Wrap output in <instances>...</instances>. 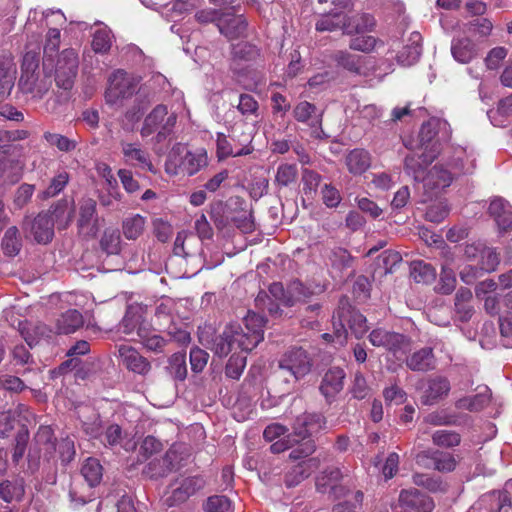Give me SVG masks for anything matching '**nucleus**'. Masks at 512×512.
<instances>
[{
  "mask_svg": "<svg viewBox=\"0 0 512 512\" xmlns=\"http://www.w3.org/2000/svg\"><path fill=\"white\" fill-rule=\"evenodd\" d=\"M40 53L28 50L23 56L21 75L18 81L19 90L30 95L34 100H41L52 86V75L45 68L39 67Z\"/></svg>",
  "mask_w": 512,
  "mask_h": 512,
  "instance_id": "f257e3e1",
  "label": "nucleus"
},
{
  "mask_svg": "<svg viewBox=\"0 0 512 512\" xmlns=\"http://www.w3.org/2000/svg\"><path fill=\"white\" fill-rule=\"evenodd\" d=\"M333 326L335 337L340 344L347 340V328L357 339H361L369 329L366 317L353 308L346 297L339 301L338 309L333 316Z\"/></svg>",
  "mask_w": 512,
  "mask_h": 512,
  "instance_id": "f03ea898",
  "label": "nucleus"
},
{
  "mask_svg": "<svg viewBox=\"0 0 512 512\" xmlns=\"http://www.w3.org/2000/svg\"><path fill=\"white\" fill-rule=\"evenodd\" d=\"M178 116L175 112L169 111L166 105L159 104L145 117L140 134L148 137L155 134V143H162L169 139L174 133Z\"/></svg>",
  "mask_w": 512,
  "mask_h": 512,
  "instance_id": "7ed1b4c3",
  "label": "nucleus"
},
{
  "mask_svg": "<svg viewBox=\"0 0 512 512\" xmlns=\"http://www.w3.org/2000/svg\"><path fill=\"white\" fill-rule=\"evenodd\" d=\"M181 446L172 445L161 458H154L143 469V474L151 479L166 477L180 469L184 461Z\"/></svg>",
  "mask_w": 512,
  "mask_h": 512,
  "instance_id": "20e7f679",
  "label": "nucleus"
},
{
  "mask_svg": "<svg viewBox=\"0 0 512 512\" xmlns=\"http://www.w3.org/2000/svg\"><path fill=\"white\" fill-rule=\"evenodd\" d=\"M78 54L73 48L64 49L55 64V82L63 90H71L78 73Z\"/></svg>",
  "mask_w": 512,
  "mask_h": 512,
  "instance_id": "39448f33",
  "label": "nucleus"
},
{
  "mask_svg": "<svg viewBox=\"0 0 512 512\" xmlns=\"http://www.w3.org/2000/svg\"><path fill=\"white\" fill-rule=\"evenodd\" d=\"M312 366V358L302 347H293L287 350L278 363L280 370L289 373L295 380H300L308 375Z\"/></svg>",
  "mask_w": 512,
  "mask_h": 512,
  "instance_id": "423d86ee",
  "label": "nucleus"
},
{
  "mask_svg": "<svg viewBox=\"0 0 512 512\" xmlns=\"http://www.w3.org/2000/svg\"><path fill=\"white\" fill-rule=\"evenodd\" d=\"M448 123L438 118H431L422 124L419 142L423 150L438 155L441 141L448 140Z\"/></svg>",
  "mask_w": 512,
  "mask_h": 512,
  "instance_id": "0eeeda50",
  "label": "nucleus"
},
{
  "mask_svg": "<svg viewBox=\"0 0 512 512\" xmlns=\"http://www.w3.org/2000/svg\"><path fill=\"white\" fill-rule=\"evenodd\" d=\"M368 339L374 347L384 348L395 356L398 353H406L410 350L411 346V339L409 337L384 328L373 329Z\"/></svg>",
  "mask_w": 512,
  "mask_h": 512,
  "instance_id": "6e6552de",
  "label": "nucleus"
},
{
  "mask_svg": "<svg viewBox=\"0 0 512 512\" xmlns=\"http://www.w3.org/2000/svg\"><path fill=\"white\" fill-rule=\"evenodd\" d=\"M137 84L129 74L123 70H117L109 77V86L105 93L106 101L110 104L118 100L131 97L136 92Z\"/></svg>",
  "mask_w": 512,
  "mask_h": 512,
  "instance_id": "1a4fd4ad",
  "label": "nucleus"
},
{
  "mask_svg": "<svg viewBox=\"0 0 512 512\" xmlns=\"http://www.w3.org/2000/svg\"><path fill=\"white\" fill-rule=\"evenodd\" d=\"M96 205L92 198H83L79 203L77 227L79 233L87 238H94L99 230Z\"/></svg>",
  "mask_w": 512,
  "mask_h": 512,
  "instance_id": "9d476101",
  "label": "nucleus"
},
{
  "mask_svg": "<svg viewBox=\"0 0 512 512\" xmlns=\"http://www.w3.org/2000/svg\"><path fill=\"white\" fill-rule=\"evenodd\" d=\"M206 486V480L203 476H189L180 482V485L174 488L166 499L168 506H176L186 502L191 496H194Z\"/></svg>",
  "mask_w": 512,
  "mask_h": 512,
  "instance_id": "9b49d317",
  "label": "nucleus"
},
{
  "mask_svg": "<svg viewBox=\"0 0 512 512\" xmlns=\"http://www.w3.org/2000/svg\"><path fill=\"white\" fill-rule=\"evenodd\" d=\"M120 146L126 164L147 170L153 174L157 173L149 152L139 142L121 141Z\"/></svg>",
  "mask_w": 512,
  "mask_h": 512,
  "instance_id": "f8f14e48",
  "label": "nucleus"
},
{
  "mask_svg": "<svg viewBox=\"0 0 512 512\" xmlns=\"http://www.w3.org/2000/svg\"><path fill=\"white\" fill-rule=\"evenodd\" d=\"M326 426V420L320 413H304L295 419L293 432L302 440L310 439L313 433H317Z\"/></svg>",
  "mask_w": 512,
  "mask_h": 512,
  "instance_id": "ddd939ff",
  "label": "nucleus"
},
{
  "mask_svg": "<svg viewBox=\"0 0 512 512\" xmlns=\"http://www.w3.org/2000/svg\"><path fill=\"white\" fill-rule=\"evenodd\" d=\"M23 225L25 229L29 227L34 240L39 244H47L53 239L54 227L50 213L41 212L32 221L25 220Z\"/></svg>",
  "mask_w": 512,
  "mask_h": 512,
  "instance_id": "4468645a",
  "label": "nucleus"
},
{
  "mask_svg": "<svg viewBox=\"0 0 512 512\" xmlns=\"http://www.w3.org/2000/svg\"><path fill=\"white\" fill-rule=\"evenodd\" d=\"M18 331L30 348L36 346L40 340L49 339L53 329L40 321H21L18 324Z\"/></svg>",
  "mask_w": 512,
  "mask_h": 512,
  "instance_id": "2eb2a0df",
  "label": "nucleus"
},
{
  "mask_svg": "<svg viewBox=\"0 0 512 512\" xmlns=\"http://www.w3.org/2000/svg\"><path fill=\"white\" fill-rule=\"evenodd\" d=\"M118 352L122 363L127 370L143 376L150 372L151 363L135 348L128 345H121Z\"/></svg>",
  "mask_w": 512,
  "mask_h": 512,
  "instance_id": "dca6fc26",
  "label": "nucleus"
},
{
  "mask_svg": "<svg viewBox=\"0 0 512 512\" xmlns=\"http://www.w3.org/2000/svg\"><path fill=\"white\" fill-rule=\"evenodd\" d=\"M400 508H410L417 512H431L434 507L433 499L415 488L402 490L399 495Z\"/></svg>",
  "mask_w": 512,
  "mask_h": 512,
  "instance_id": "f3484780",
  "label": "nucleus"
},
{
  "mask_svg": "<svg viewBox=\"0 0 512 512\" xmlns=\"http://www.w3.org/2000/svg\"><path fill=\"white\" fill-rule=\"evenodd\" d=\"M345 372L339 367H332L323 375L319 390L327 402H331L344 387Z\"/></svg>",
  "mask_w": 512,
  "mask_h": 512,
  "instance_id": "a211bd4d",
  "label": "nucleus"
},
{
  "mask_svg": "<svg viewBox=\"0 0 512 512\" xmlns=\"http://www.w3.org/2000/svg\"><path fill=\"white\" fill-rule=\"evenodd\" d=\"M488 213L500 231L512 230V206L508 201L501 197H495L490 202Z\"/></svg>",
  "mask_w": 512,
  "mask_h": 512,
  "instance_id": "6ab92c4d",
  "label": "nucleus"
},
{
  "mask_svg": "<svg viewBox=\"0 0 512 512\" xmlns=\"http://www.w3.org/2000/svg\"><path fill=\"white\" fill-rule=\"evenodd\" d=\"M437 155L430 153L426 150L421 155L409 154L404 160L405 172L412 176L415 181H422L425 174V170L429 164L433 162Z\"/></svg>",
  "mask_w": 512,
  "mask_h": 512,
  "instance_id": "aec40b11",
  "label": "nucleus"
},
{
  "mask_svg": "<svg viewBox=\"0 0 512 512\" xmlns=\"http://www.w3.org/2000/svg\"><path fill=\"white\" fill-rule=\"evenodd\" d=\"M406 366L416 372H428L436 368V358L432 347H423L405 360Z\"/></svg>",
  "mask_w": 512,
  "mask_h": 512,
  "instance_id": "412c9836",
  "label": "nucleus"
},
{
  "mask_svg": "<svg viewBox=\"0 0 512 512\" xmlns=\"http://www.w3.org/2000/svg\"><path fill=\"white\" fill-rule=\"evenodd\" d=\"M17 67L12 58L0 57V102L6 100L15 85Z\"/></svg>",
  "mask_w": 512,
  "mask_h": 512,
  "instance_id": "4be33fe9",
  "label": "nucleus"
},
{
  "mask_svg": "<svg viewBox=\"0 0 512 512\" xmlns=\"http://www.w3.org/2000/svg\"><path fill=\"white\" fill-rule=\"evenodd\" d=\"M320 465V460L317 457H312L307 460L298 462L292 466L285 475V484L288 487H294L308 478L310 474L316 470Z\"/></svg>",
  "mask_w": 512,
  "mask_h": 512,
  "instance_id": "5701e85b",
  "label": "nucleus"
},
{
  "mask_svg": "<svg viewBox=\"0 0 512 512\" xmlns=\"http://www.w3.org/2000/svg\"><path fill=\"white\" fill-rule=\"evenodd\" d=\"M83 325L84 319L81 312L77 309H68L56 318L53 333L64 335L72 334Z\"/></svg>",
  "mask_w": 512,
  "mask_h": 512,
  "instance_id": "b1692460",
  "label": "nucleus"
},
{
  "mask_svg": "<svg viewBox=\"0 0 512 512\" xmlns=\"http://www.w3.org/2000/svg\"><path fill=\"white\" fill-rule=\"evenodd\" d=\"M371 154L363 148H355L345 156V165L354 176L364 174L371 166Z\"/></svg>",
  "mask_w": 512,
  "mask_h": 512,
  "instance_id": "393cba45",
  "label": "nucleus"
},
{
  "mask_svg": "<svg viewBox=\"0 0 512 512\" xmlns=\"http://www.w3.org/2000/svg\"><path fill=\"white\" fill-rule=\"evenodd\" d=\"M450 382L447 378L437 376L428 380L427 388L421 397L424 405H432L446 397L450 391Z\"/></svg>",
  "mask_w": 512,
  "mask_h": 512,
  "instance_id": "a878e982",
  "label": "nucleus"
},
{
  "mask_svg": "<svg viewBox=\"0 0 512 512\" xmlns=\"http://www.w3.org/2000/svg\"><path fill=\"white\" fill-rule=\"evenodd\" d=\"M422 36L419 32H412L405 45L397 55L398 62L403 66L415 64L422 54Z\"/></svg>",
  "mask_w": 512,
  "mask_h": 512,
  "instance_id": "bb28decb",
  "label": "nucleus"
},
{
  "mask_svg": "<svg viewBox=\"0 0 512 512\" xmlns=\"http://www.w3.org/2000/svg\"><path fill=\"white\" fill-rule=\"evenodd\" d=\"M453 180L452 172L443 166L435 165L424 176L422 182L427 190H439L448 187Z\"/></svg>",
  "mask_w": 512,
  "mask_h": 512,
  "instance_id": "cd10ccee",
  "label": "nucleus"
},
{
  "mask_svg": "<svg viewBox=\"0 0 512 512\" xmlns=\"http://www.w3.org/2000/svg\"><path fill=\"white\" fill-rule=\"evenodd\" d=\"M217 27L221 34L229 39H235L245 33L247 29V22L241 15H223L222 19L218 21Z\"/></svg>",
  "mask_w": 512,
  "mask_h": 512,
  "instance_id": "c85d7f7f",
  "label": "nucleus"
},
{
  "mask_svg": "<svg viewBox=\"0 0 512 512\" xmlns=\"http://www.w3.org/2000/svg\"><path fill=\"white\" fill-rule=\"evenodd\" d=\"M43 213H50L53 226L56 223L58 225V229H66L72 222L74 208L67 200H59L52 205L49 210L43 211Z\"/></svg>",
  "mask_w": 512,
  "mask_h": 512,
  "instance_id": "c756f323",
  "label": "nucleus"
},
{
  "mask_svg": "<svg viewBox=\"0 0 512 512\" xmlns=\"http://www.w3.org/2000/svg\"><path fill=\"white\" fill-rule=\"evenodd\" d=\"M343 29L346 33H352L350 25H347V16L343 12H330L323 15L316 22V30L320 32Z\"/></svg>",
  "mask_w": 512,
  "mask_h": 512,
  "instance_id": "7c9ffc66",
  "label": "nucleus"
},
{
  "mask_svg": "<svg viewBox=\"0 0 512 512\" xmlns=\"http://www.w3.org/2000/svg\"><path fill=\"white\" fill-rule=\"evenodd\" d=\"M451 53L459 63H469L476 55V45L467 37L452 40Z\"/></svg>",
  "mask_w": 512,
  "mask_h": 512,
  "instance_id": "2f4dec72",
  "label": "nucleus"
},
{
  "mask_svg": "<svg viewBox=\"0 0 512 512\" xmlns=\"http://www.w3.org/2000/svg\"><path fill=\"white\" fill-rule=\"evenodd\" d=\"M57 450V443L43 444L41 446L34 445L28 452V466L32 470H37L40 467L41 459L43 462L50 463L54 458Z\"/></svg>",
  "mask_w": 512,
  "mask_h": 512,
  "instance_id": "473e14b6",
  "label": "nucleus"
},
{
  "mask_svg": "<svg viewBox=\"0 0 512 512\" xmlns=\"http://www.w3.org/2000/svg\"><path fill=\"white\" fill-rule=\"evenodd\" d=\"M314 294L313 290L305 286L298 279L292 280L286 288L284 305L291 307L298 302L306 301Z\"/></svg>",
  "mask_w": 512,
  "mask_h": 512,
  "instance_id": "72a5a7b5",
  "label": "nucleus"
},
{
  "mask_svg": "<svg viewBox=\"0 0 512 512\" xmlns=\"http://www.w3.org/2000/svg\"><path fill=\"white\" fill-rule=\"evenodd\" d=\"M332 59L336 62L339 67L344 68L350 73L360 75L362 74L363 68V57L352 54L348 51H336L332 55Z\"/></svg>",
  "mask_w": 512,
  "mask_h": 512,
  "instance_id": "f704fd0d",
  "label": "nucleus"
},
{
  "mask_svg": "<svg viewBox=\"0 0 512 512\" xmlns=\"http://www.w3.org/2000/svg\"><path fill=\"white\" fill-rule=\"evenodd\" d=\"M472 299V292L468 288H460L455 295V311L462 322H467L473 315V307L469 304Z\"/></svg>",
  "mask_w": 512,
  "mask_h": 512,
  "instance_id": "c9c22d12",
  "label": "nucleus"
},
{
  "mask_svg": "<svg viewBox=\"0 0 512 512\" xmlns=\"http://www.w3.org/2000/svg\"><path fill=\"white\" fill-rule=\"evenodd\" d=\"M411 277L417 283L430 284L436 279V269L430 263L423 260H415L411 263Z\"/></svg>",
  "mask_w": 512,
  "mask_h": 512,
  "instance_id": "e433bc0d",
  "label": "nucleus"
},
{
  "mask_svg": "<svg viewBox=\"0 0 512 512\" xmlns=\"http://www.w3.org/2000/svg\"><path fill=\"white\" fill-rule=\"evenodd\" d=\"M233 331L234 343L245 352L252 351L264 339L262 334L244 331L239 326H233Z\"/></svg>",
  "mask_w": 512,
  "mask_h": 512,
  "instance_id": "4c0bfd02",
  "label": "nucleus"
},
{
  "mask_svg": "<svg viewBox=\"0 0 512 512\" xmlns=\"http://www.w3.org/2000/svg\"><path fill=\"white\" fill-rule=\"evenodd\" d=\"M97 512H136V509L128 496H122L119 500L106 497L99 503Z\"/></svg>",
  "mask_w": 512,
  "mask_h": 512,
  "instance_id": "58836bf2",
  "label": "nucleus"
},
{
  "mask_svg": "<svg viewBox=\"0 0 512 512\" xmlns=\"http://www.w3.org/2000/svg\"><path fill=\"white\" fill-rule=\"evenodd\" d=\"M298 179V167L296 164L281 163L276 170L274 184L279 188L289 187Z\"/></svg>",
  "mask_w": 512,
  "mask_h": 512,
  "instance_id": "ea45409f",
  "label": "nucleus"
},
{
  "mask_svg": "<svg viewBox=\"0 0 512 512\" xmlns=\"http://www.w3.org/2000/svg\"><path fill=\"white\" fill-rule=\"evenodd\" d=\"M233 326H228L224 329L221 335H218L214 340L211 350L220 358L226 357L233 349L234 334Z\"/></svg>",
  "mask_w": 512,
  "mask_h": 512,
  "instance_id": "a19ab883",
  "label": "nucleus"
},
{
  "mask_svg": "<svg viewBox=\"0 0 512 512\" xmlns=\"http://www.w3.org/2000/svg\"><path fill=\"white\" fill-rule=\"evenodd\" d=\"M166 371L175 381H184L187 377L186 354L177 352L168 359Z\"/></svg>",
  "mask_w": 512,
  "mask_h": 512,
  "instance_id": "79ce46f5",
  "label": "nucleus"
},
{
  "mask_svg": "<svg viewBox=\"0 0 512 512\" xmlns=\"http://www.w3.org/2000/svg\"><path fill=\"white\" fill-rule=\"evenodd\" d=\"M114 36L107 26H100L92 35V49L96 53H107L112 46Z\"/></svg>",
  "mask_w": 512,
  "mask_h": 512,
  "instance_id": "37998d69",
  "label": "nucleus"
},
{
  "mask_svg": "<svg viewBox=\"0 0 512 512\" xmlns=\"http://www.w3.org/2000/svg\"><path fill=\"white\" fill-rule=\"evenodd\" d=\"M81 474L90 487L100 484L103 477V467L96 458H88L81 468Z\"/></svg>",
  "mask_w": 512,
  "mask_h": 512,
  "instance_id": "c03bdc74",
  "label": "nucleus"
},
{
  "mask_svg": "<svg viewBox=\"0 0 512 512\" xmlns=\"http://www.w3.org/2000/svg\"><path fill=\"white\" fill-rule=\"evenodd\" d=\"M146 219L140 214L127 217L122 222V232L126 239L136 240L145 229Z\"/></svg>",
  "mask_w": 512,
  "mask_h": 512,
  "instance_id": "a18cd8bd",
  "label": "nucleus"
},
{
  "mask_svg": "<svg viewBox=\"0 0 512 512\" xmlns=\"http://www.w3.org/2000/svg\"><path fill=\"white\" fill-rule=\"evenodd\" d=\"M22 247V241L19 230L16 226L9 227L4 233L2 239V249L5 255L14 257Z\"/></svg>",
  "mask_w": 512,
  "mask_h": 512,
  "instance_id": "49530a36",
  "label": "nucleus"
},
{
  "mask_svg": "<svg viewBox=\"0 0 512 512\" xmlns=\"http://www.w3.org/2000/svg\"><path fill=\"white\" fill-rule=\"evenodd\" d=\"M233 61L252 62L260 57L259 49L248 42H240L232 47Z\"/></svg>",
  "mask_w": 512,
  "mask_h": 512,
  "instance_id": "de8ad7c7",
  "label": "nucleus"
},
{
  "mask_svg": "<svg viewBox=\"0 0 512 512\" xmlns=\"http://www.w3.org/2000/svg\"><path fill=\"white\" fill-rule=\"evenodd\" d=\"M24 495V487L17 481L3 480L0 482V499L6 503L20 501Z\"/></svg>",
  "mask_w": 512,
  "mask_h": 512,
  "instance_id": "09e8293b",
  "label": "nucleus"
},
{
  "mask_svg": "<svg viewBox=\"0 0 512 512\" xmlns=\"http://www.w3.org/2000/svg\"><path fill=\"white\" fill-rule=\"evenodd\" d=\"M430 460L433 463L434 469L442 473L452 472L457 466L455 457L448 452L433 451L430 454Z\"/></svg>",
  "mask_w": 512,
  "mask_h": 512,
  "instance_id": "8fccbe9b",
  "label": "nucleus"
},
{
  "mask_svg": "<svg viewBox=\"0 0 512 512\" xmlns=\"http://www.w3.org/2000/svg\"><path fill=\"white\" fill-rule=\"evenodd\" d=\"M296 439L298 442L291 448L292 450L289 453V459L298 462L309 459L316 450L315 442L308 438L302 440L301 438L296 437Z\"/></svg>",
  "mask_w": 512,
  "mask_h": 512,
  "instance_id": "3c124183",
  "label": "nucleus"
},
{
  "mask_svg": "<svg viewBox=\"0 0 512 512\" xmlns=\"http://www.w3.org/2000/svg\"><path fill=\"white\" fill-rule=\"evenodd\" d=\"M217 156L219 159H225L227 157L233 156H243L251 153V149L249 147H242L238 150H234L232 148L231 143L227 139V137L223 133H217Z\"/></svg>",
  "mask_w": 512,
  "mask_h": 512,
  "instance_id": "603ef678",
  "label": "nucleus"
},
{
  "mask_svg": "<svg viewBox=\"0 0 512 512\" xmlns=\"http://www.w3.org/2000/svg\"><path fill=\"white\" fill-rule=\"evenodd\" d=\"M101 249L108 255H116L121 251V236L116 229H106L100 240Z\"/></svg>",
  "mask_w": 512,
  "mask_h": 512,
  "instance_id": "864d4df0",
  "label": "nucleus"
},
{
  "mask_svg": "<svg viewBox=\"0 0 512 512\" xmlns=\"http://www.w3.org/2000/svg\"><path fill=\"white\" fill-rule=\"evenodd\" d=\"M61 44V31L58 28H49L44 40L43 53L45 61H53Z\"/></svg>",
  "mask_w": 512,
  "mask_h": 512,
  "instance_id": "5fc2aeb1",
  "label": "nucleus"
},
{
  "mask_svg": "<svg viewBox=\"0 0 512 512\" xmlns=\"http://www.w3.org/2000/svg\"><path fill=\"white\" fill-rule=\"evenodd\" d=\"M315 113L316 107L307 101L300 102L293 110L294 118L297 121L307 123L311 120V126H316L321 121L319 116H314Z\"/></svg>",
  "mask_w": 512,
  "mask_h": 512,
  "instance_id": "6e6d98bb",
  "label": "nucleus"
},
{
  "mask_svg": "<svg viewBox=\"0 0 512 512\" xmlns=\"http://www.w3.org/2000/svg\"><path fill=\"white\" fill-rule=\"evenodd\" d=\"M69 179L70 177L68 172H59L51 179L48 187L41 192L39 195L40 198L46 200L48 198L57 196L67 186Z\"/></svg>",
  "mask_w": 512,
  "mask_h": 512,
  "instance_id": "4d7b16f0",
  "label": "nucleus"
},
{
  "mask_svg": "<svg viewBox=\"0 0 512 512\" xmlns=\"http://www.w3.org/2000/svg\"><path fill=\"white\" fill-rule=\"evenodd\" d=\"M29 437V430L26 426H22L16 433L12 451V462L15 465H17L25 455Z\"/></svg>",
  "mask_w": 512,
  "mask_h": 512,
  "instance_id": "13d9d810",
  "label": "nucleus"
},
{
  "mask_svg": "<svg viewBox=\"0 0 512 512\" xmlns=\"http://www.w3.org/2000/svg\"><path fill=\"white\" fill-rule=\"evenodd\" d=\"M432 442L442 448H453L461 443V435L452 430H437L432 434Z\"/></svg>",
  "mask_w": 512,
  "mask_h": 512,
  "instance_id": "bf43d9fd",
  "label": "nucleus"
},
{
  "mask_svg": "<svg viewBox=\"0 0 512 512\" xmlns=\"http://www.w3.org/2000/svg\"><path fill=\"white\" fill-rule=\"evenodd\" d=\"M234 72L238 77V81L243 83L244 88L247 90H253L264 82V76L259 71L243 68L239 70L234 69Z\"/></svg>",
  "mask_w": 512,
  "mask_h": 512,
  "instance_id": "052dcab7",
  "label": "nucleus"
},
{
  "mask_svg": "<svg viewBox=\"0 0 512 512\" xmlns=\"http://www.w3.org/2000/svg\"><path fill=\"white\" fill-rule=\"evenodd\" d=\"M44 140L50 145L55 146L61 152H71L76 146L77 142L62 134L45 132L43 134Z\"/></svg>",
  "mask_w": 512,
  "mask_h": 512,
  "instance_id": "680f3d73",
  "label": "nucleus"
},
{
  "mask_svg": "<svg viewBox=\"0 0 512 512\" xmlns=\"http://www.w3.org/2000/svg\"><path fill=\"white\" fill-rule=\"evenodd\" d=\"M12 360L15 366H27V368L23 371V374H25L28 371H32L33 366L35 365V360L33 359L28 348H26V346H24L23 344H18L13 348Z\"/></svg>",
  "mask_w": 512,
  "mask_h": 512,
  "instance_id": "e2e57ef3",
  "label": "nucleus"
},
{
  "mask_svg": "<svg viewBox=\"0 0 512 512\" xmlns=\"http://www.w3.org/2000/svg\"><path fill=\"white\" fill-rule=\"evenodd\" d=\"M347 25H350V29L356 33H364L372 31L375 26V19L370 14H361L347 18Z\"/></svg>",
  "mask_w": 512,
  "mask_h": 512,
  "instance_id": "0e129e2a",
  "label": "nucleus"
},
{
  "mask_svg": "<svg viewBox=\"0 0 512 512\" xmlns=\"http://www.w3.org/2000/svg\"><path fill=\"white\" fill-rule=\"evenodd\" d=\"M322 176L314 170L304 169L302 171L303 192L307 197L312 198L320 185Z\"/></svg>",
  "mask_w": 512,
  "mask_h": 512,
  "instance_id": "69168bd1",
  "label": "nucleus"
},
{
  "mask_svg": "<svg viewBox=\"0 0 512 512\" xmlns=\"http://www.w3.org/2000/svg\"><path fill=\"white\" fill-rule=\"evenodd\" d=\"M205 512H229L231 510V501L224 495H213L203 503Z\"/></svg>",
  "mask_w": 512,
  "mask_h": 512,
  "instance_id": "338daca9",
  "label": "nucleus"
},
{
  "mask_svg": "<svg viewBox=\"0 0 512 512\" xmlns=\"http://www.w3.org/2000/svg\"><path fill=\"white\" fill-rule=\"evenodd\" d=\"M246 366V357L240 354H232L229 358L226 367L225 375L228 378L238 380L243 373Z\"/></svg>",
  "mask_w": 512,
  "mask_h": 512,
  "instance_id": "774afa93",
  "label": "nucleus"
}]
</instances>
